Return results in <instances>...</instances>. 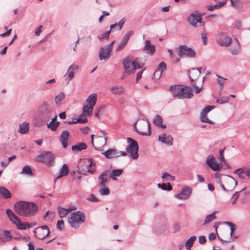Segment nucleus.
Segmentation results:
<instances>
[{"instance_id": "nucleus-4", "label": "nucleus", "mask_w": 250, "mask_h": 250, "mask_svg": "<svg viewBox=\"0 0 250 250\" xmlns=\"http://www.w3.org/2000/svg\"><path fill=\"white\" fill-rule=\"evenodd\" d=\"M85 220V216L81 211H76L70 214L68 222L69 225L75 229H77Z\"/></svg>"}, {"instance_id": "nucleus-18", "label": "nucleus", "mask_w": 250, "mask_h": 250, "mask_svg": "<svg viewBox=\"0 0 250 250\" xmlns=\"http://www.w3.org/2000/svg\"><path fill=\"white\" fill-rule=\"evenodd\" d=\"M206 164L214 171H217L221 168L220 165L217 163L216 160L212 154H210L208 156Z\"/></svg>"}, {"instance_id": "nucleus-36", "label": "nucleus", "mask_w": 250, "mask_h": 250, "mask_svg": "<svg viewBox=\"0 0 250 250\" xmlns=\"http://www.w3.org/2000/svg\"><path fill=\"white\" fill-rule=\"evenodd\" d=\"M87 147L86 145L84 143H80L76 145L72 146V150L75 151H81L86 149Z\"/></svg>"}, {"instance_id": "nucleus-44", "label": "nucleus", "mask_w": 250, "mask_h": 250, "mask_svg": "<svg viewBox=\"0 0 250 250\" xmlns=\"http://www.w3.org/2000/svg\"><path fill=\"white\" fill-rule=\"evenodd\" d=\"M60 124L59 122H51L48 125V128H50L52 130L55 131L56 130Z\"/></svg>"}, {"instance_id": "nucleus-2", "label": "nucleus", "mask_w": 250, "mask_h": 250, "mask_svg": "<svg viewBox=\"0 0 250 250\" xmlns=\"http://www.w3.org/2000/svg\"><path fill=\"white\" fill-rule=\"evenodd\" d=\"M14 208L19 215L24 217L33 216L38 210V207L35 204L23 201L16 203Z\"/></svg>"}, {"instance_id": "nucleus-47", "label": "nucleus", "mask_w": 250, "mask_h": 250, "mask_svg": "<svg viewBox=\"0 0 250 250\" xmlns=\"http://www.w3.org/2000/svg\"><path fill=\"white\" fill-rule=\"evenodd\" d=\"M229 99L228 97H222L220 99L217 100V102L220 104L229 103Z\"/></svg>"}, {"instance_id": "nucleus-50", "label": "nucleus", "mask_w": 250, "mask_h": 250, "mask_svg": "<svg viewBox=\"0 0 250 250\" xmlns=\"http://www.w3.org/2000/svg\"><path fill=\"white\" fill-rule=\"evenodd\" d=\"M245 170L240 168L235 170V173L239 176V177L241 178H243L244 177L245 175Z\"/></svg>"}, {"instance_id": "nucleus-56", "label": "nucleus", "mask_w": 250, "mask_h": 250, "mask_svg": "<svg viewBox=\"0 0 250 250\" xmlns=\"http://www.w3.org/2000/svg\"><path fill=\"white\" fill-rule=\"evenodd\" d=\"M57 227L60 229H62L64 227L63 221L62 220L58 221L57 223Z\"/></svg>"}, {"instance_id": "nucleus-52", "label": "nucleus", "mask_w": 250, "mask_h": 250, "mask_svg": "<svg viewBox=\"0 0 250 250\" xmlns=\"http://www.w3.org/2000/svg\"><path fill=\"white\" fill-rule=\"evenodd\" d=\"M161 188L163 190H167L170 191L172 189V186L169 183H167V187L166 184L164 183V184H162Z\"/></svg>"}, {"instance_id": "nucleus-33", "label": "nucleus", "mask_w": 250, "mask_h": 250, "mask_svg": "<svg viewBox=\"0 0 250 250\" xmlns=\"http://www.w3.org/2000/svg\"><path fill=\"white\" fill-rule=\"evenodd\" d=\"M163 119L162 118L159 116L157 115L153 119V123L157 126L162 127V128H166V125H165L162 124Z\"/></svg>"}, {"instance_id": "nucleus-28", "label": "nucleus", "mask_w": 250, "mask_h": 250, "mask_svg": "<svg viewBox=\"0 0 250 250\" xmlns=\"http://www.w3.org/2000/svg\"><path fill=\"white\" fill-rule=\"evenodd\" d=\"M146 44L144 47V51L146 53L152 55L155 52V46L152 45L149 40L146 41Z\"/></svg>"}, {"instance_id": "nucleus-11", "label": "nucleus", "mask_w": 250, "mask_h": 250, "mask_svg": "<svg viewBox=\"0 0 250 250\" xmlns=\"http://www.w3.org/2000/svg\"><path fill=\"white\" fill-rule=\"evenodd\" d=\"M127 142L129 145L127 148V152H129L132 159H136L138 158L139 146L137 141L131 138H127Z\"/></svg>"}, {"instance_id": "nucleus-3", "label": "nucleus", "mask_w": 250, "mask_h": 250, "mask_svg": "<svg viewBox=\"0 0 250 250\" xmlns=\"http://www.w3.org/2000/svg\"><path fill=\"white\" fill-rule=\"evenodd\" d=\"M170 90L174 97L179 98H191L193 96L192 89L190 87L182 85L172 86Z\"/></svg>"}, {"instance_id": "nucleus-6", "label": "nucleus", "mask_w": 250, "mask_h": 250, "mask_svg": "<svg viewBox=\"0 0 250 250\" xmlns=\"http://www.w3.org/2000/svg\"><path fill=\"white\" fill-rule=\"evenodd\" d=\"M237 184V181L232 177L225 175L221 182V186L224 190L232 191L234 189Z\"/></svg>"}, {"instance_id": "nucleus-30", "label": "nucleus", "mask_w": 250, "mask_h": 250, "mask_svg": "<svg viewBox=\"0 0 250 250\" xmlns=\"http://www.w3.org/2000/svg\"><path fill=\"white\" fill-rule=\"evenodd\" d=\"M125 20L124 18L122 20H121L118 23H115V24H111L110 26V31L111 30H120L122 28L123 26L124 25L125 22Z\"/></svg>"}, {"instance_id": "nucleus-35", "label": "nucleus", "mask_w": 250, "mask_h": 250, "mask_svg": "<svg viewBox=\"0 0 250 250\" xmlns=\"http://www.w3.org/2000/svg\"><path fill=\"white\" fill-rule=\"evenodd\" d=\"M196 237L195 236H193L188 239L185 243V246L188 250H190L191 248L192 247L194 242L196 241Z\"/></svg>"}, {"instance_id": "nucleus-29", "label": "nucleus", "mask_w": 250, "mask_h": 250, "mask_svg": "<svg viewBox=\"0 0 250 250\" xmlns=\"http://www.w3.org/2000/svg\"><path fill=\"white\" fill-rule=\"evenodd\" d=\"M190 193V189L186 188L183 189L180 193L177 194L176 197L180 199H186L189 197Z\"/></svg>"}, {"instance_id": "nucleus-53", "label": "nucleus", "mask_w": 250, "mask_h": 250, "mask_svg": "<svg viewBox=\"0 0 250 250\" xmlns=\"http://www.w3.org/2000/svg\"><path fill=\"white\" fill-rule=\"evenodd\" d=\"M162 73V72L160 71V70L156 69L153 73L154 78L155 80L159 79L161 77Z\"/></svg>"}, {"instance_id": "nucleus-34", "label": "nucleus", "mask_w": 250, "mask_h": 250, "mask_svg": "<svg viewBox=\"0 0 250 250\" xmlns=\"http://www.w3.org/2000/svg\"><path fill=\"white\" fill-rule=\"evenodd\" d=\"M76 208H68L64 209L63 208H58V213L61 218H63L65 217L68 213L70 212L72 210H75Z\"/></svg>"}, {"instance_id": "nucleus-43", "label": "nucleus", "mask_w": 250, "mask_h": 250, "mask_svg": "<svg viewBox=\"0 0 250 250\" xmlns=\"http://www.w3.org/2000/svg\"><path fill=\"white\" fill-rule=\"evenodd\" d=\"M22 174H25L26 175L32 176V172L31 167L29 166H26L23 167L22 172H21Z\"/></svg>"}, {"instance_id": "nucleus-39", "label": "nucleus", "mask_w": 250, "mask_h": 250, "mask_svg": "<svg viewBox=\"0 0 250 250\" xmlns=\"http://www.w3.org/2000/svg\"><path fill=\"white\" fill-rule=\"evenodd\" d=\"M0 194L5 198H10L11 197V194L6 188L0 187Z\"/></svg>"}, {"instance_id": "nucleus-10", "label": "nucleus", "mask_w": 250, "mask_h": 250, "mask_svg": "<svg viewBox=\"0 0 250 250\" xmlns=\"http://www.w3.org/2000/svg\"><path fill=\"white\" fill-rule=\"evenodd\" d=\"M36 160L38 162L44 163L48 166H51L54 161V156L50 151H42L38 156Z\"/></svg>"}, {"instance_id": "nucleus-15", "label": "nucleus", "mask_w": 250, "mask_h": 250, "mask_svg": "<svg viewBox=\"0 0 250 250\" xmlns=\"http://www.w3.org/2000/svg\"><path fill=\"white\" fill-rule=\"evenodd\" d=\"M95 170L94 165L93 163L91 162L89 164H84L79 165L77 172L83 175H85L86 172L93 173Z\"/></svg>"}, {"instance_id": "nucleus-16", "label": "nucleus", "mask_w": 250, "mask_h": 250, "mask_svg": "<svg viewBox=\"0 0 250 250\" xmlns=\"http://www.w3.org/2000/svg\"><path fill=\"white\" fill-rule=\"evenodd\" d=\"M188 21L190 24L196 27L197 23L201 24L202 22V15L198 12L195 11L190 14L188 19Z\"/></svg>"}, {"instance_id": "nucleus-27", "label": "nucleus", "mask_w": 250, "mask_h": 250, "mask_svg": "<svg viewBox=\"0 0 250 250\" xmlns=\"http://www.w3.org/2000/svg\"><path fill=\"white\" fill-rule=\"evenodd\" d=\"M159 140L163 143L168 145L172 144V138L170 135H167L166 134H163L159 136Z\"/></svg>"}, {"instance_id": "nucleus-40", "label": "nucleus", "mask_w": 250, "mask_h": 250, "mask_svg": "<svg viewBox=\"0 0 250 250\" xmlns=\"http://www.w3.org/2000/svg\"><path fill=\"white\" fill-rule=\"evenodd\" d=\"M123 170L122 169L113 170L110 174V178L114 180H116L117 179L115 177L120 176L123 173Z\"/></svg>"}, {"instance_id": "nucleus-51", "label": "nucleus", "mask_w": 250, "mask_h": 250, "mask_svg": "<svg viewBox=\"0 0 250 250\" xmlns=\"http://www.w3.org/2000/svg\"><path fill=\"white\" fill-rule=\"evenodd\" d=\"M110 32H111L110 30H109L108 31L105 32L102 35L101 37H98V38L100 40L104 39H108L109 37Z\"/></svg>"}, {"instance_id": "nucleus-17", "label": "nucleus", "mask_w": 250, "mask_h": 250, "mask_svg": "<svg viewBox=\"0 0 250 250\" xmlns=\"http://www.w3.org/2000/svg\"><path fill=\"white\" fill-rule=\"evenodd\" d=\"M103 154L107 158L111 159L120 156L121 155L126 156L127 154V152L125 151H119L116 149H110L103 153Z\"/></svg>"}, {"instance_id": "nucleus-61", "label": "nucleus", "mask_w": 250, "mask_h": 250, "mask_svg": "<svg viewBox=\"0 0 250 250\" xmlns=\"http://www.w3.org/2000/svg\"><path fill=\"white\" fill-rule=\"evenodd\" d=\"M170 174L168 173L165 172L163 174L162 178L164 181H167L169 180Z\"/></svg>"}, {"instance_id": "nucleus-42", "label": "nucleus", "mask_w": 250, "mask_h": 250, "mask_svg": "<svg viewBox=\"0 0 250 250\" xmlns=\"http://www.w3.org/2000/svg\"><path fill=\"white\" fill-rule=\"evenodd\" d=\"M216 213L217 212H214L212 213L207 215L204 221V224L209 223L212 220L215 219L216 218V216L215 215Z\"/></svg>"}, {"instance_id": "nucleus-55", "label": "nucleus", "mask_w": 250, "mask_h": 250, "mask_svg": "<svg viewBox=\"0 0 250 250\" xmlns=\"http://www.w3.org/2000/svg\"><path fill=\"white\" fill-rule=\"evenodd\" d=\"M166 68V63L163 62H162L159 64V66L157 69L158 70H160V71L162 72L163 71L164 69H165Z\"/></svg>"}, {"instance_id": "nucleus-38", "label": "nucleus", "mask_w": 250, "mask_h": 250, "mask_svg": "<svg viewBox=\"0 0 250 250\" xmlns=\"http://www.w3.org/2000/svg\"><path fill=\"white\" fill-rule=\"evenodd\" d=\"M113 93L116 95H121L124 92V87L122 86H115L111 88Z\"/></svg>"}, {"instance_id": "nucleus-5", "label": "nucleus", "mask_w": 250, "mask_h": 250, "mask_svg": "<svg viewBox=\"0 0 250 250\" xmlns=\"http://www.w3.org/2000/svg\"><path fill=\"white\" fill-rule=\"evenodd\" d=\"M136 132L142 135H150L151 134L150 124L147 120H140L134 124Z\"/></svg>"}, {"instance_id": "nucleus-21", "label": "nucleus", "mask_w": 250, "mask_h": 250, "mask_svg": "<svg viewBox=\"0 0 250 250\" xmlns=\"http://www.w3.org/2000/svg\"><path fill=\"white\" fill-rule=\"evenodd\" d=\"M233 41L230 37L225 33H222L220 35L217 42L219 44L222 46H228Z\"/></svg>"}, {"instance_id": "nucleus-41", "label": "nucleus", "mask_w": 250, "mask_h": 250, "mask_svg": "<svg viewBox=\"0 0 250 250\" xmlns=\"http://www.w3.org/2000/svg\"><path fill=\"white\" fill-rule=\"evenodd\" d=\"M65 95L63 93H61L56 96L55 98V101L57 105H59L61 104L62 102L64 99Z\"/></svg>"}, {"instance_id": "nucleus-14", "label": "nucleus", "mask_w": 250, "mask_h": 250, "mask_svg": "<svg viewBox=\"0 0 250 250\" xmlns=\"http://www.w3.org/2000/svg\"><path fill=\"white\" fill-rule=\"evenodd\" d=\"M178 54L180 57H181L183 55L192 57L195 56V52L190 47H188L185 45H183L179 46Z\"/></svg>"}, {"instance_id": "nucleus-32", "label": "nucleus", "mask_w": 250, "mask_h": 250, "mask_svg": "<svg viewBox=\"0 0 250 250\" xmlns=\"http://www.w3.org/2000/svg\"><path fill=\"white\" fill-rule=\"evenodd\" d=\"M69 173V169L67 166L66 164H64L61 169L60 173L56 178V180L58 179H59L62 177L66 176L68 175Z\"/></svg>"}, {"instance_id": "nucleus-63", "label": "nucleus", "mask_w": 250, "mask_h": 250, "mask_svg": "<svg viewBox=\"0 0 250 250\" xmlns=\"http://www.w3.org/2000/svg\"><path fill=\"white\" fill-rule=\"evenodd\" d=\"M42 25H40L38 28V29L35 31V35L36 36H39L40 35V33L42 31Z\"/></svg>"}, {"instance_id": "nucleus-24", "label": "nucleus", "mask_w": 250, "mask_h": 250, "mask_svg": "<svg viewBox=\"0 0 250 250\" xmlns=\"http://www.w3.org/2000/svg\"><path fill=\"white\" fill-rule=\"evenodd\" d=\"M79 69V66L77 65L73 64L70 65L68 70L66 74L64 75V77L67 76L69 78L67 83H69L74 76V72L76 71Z\"/></svg>"}, {"instance_id": "nucleus-26", "label": "nucleus", "mask_w": 250, "mask_h": 250, "mask_svg": "<svg viewBox=\"0 0 250 250\" xmlns=\"http://www.w3.org/2000/svg\"><path fill=\"white\" fill-rule=\"evenodd\" d=\"M107 176V171H105L99 176L98 179L100 181V182L99 184V186L100 187L104 188L106 186V185L108 181Z\"/></svg>"}, {"instance_id": "nucleus-8", "label": "nucleus", "mask_w": 250, "mask_h": 250, "mask_svg": "<svg viewBox=\"0 0 250 250\" xmlns=\"http://www.w3.org/2000/svg\"><path fill=\"white\" fill-rule=\"evenodd\" d=\"M6 212L10 220L16 225L18 229H25L31 227V225L28 223H21L19 218L15 215L11 209H7Z\"/></svg>"}, {"instance_id": "nucleus-1", "label": "nucleus", "mask_w": 250, "mask_h": 250, "mask_svg": "<svg viewBox=\"0 0 250 250\" xmlns=\"http://www.w3.org/2000/svg\"><path fill=\"white\" fill-rule=\"evenodd\" d=\"M97 99V95L96 93L90 94L84 102L83 108V114L80 115L76 120L77 123L82 124L87 122L86 116L92 115L93 107L95 105Z\"/></svg>"}, {"instance_id": "nucleus-12", "label": "nucleus", "mask_w": 250, "mask_h": 250, "mask_svg": "<svg viewBox=\"0 0 250 250\" xmlns=\"http://www.w3.org/2000/svg\"><path fill=\"white\" fill-rule=\"evenodd\" d=\"M115 42L113 41L109 45L102 47L100 50L99 58L100 60H107L110 56V52L112 50L113 45Z\"/></svg>"}, {"instance_id": "nucleus-49", "label": "nucleus", "mask_w": 250, "mask_h": 250, "mask_svg": "<svg viewBox=\"0 0 250 250\" xmlns=\"http://www.w3.org/2000/svg\"><path fill=\"white\" fill-rule=\"evenodd\" d=\"M3 236L5 241H9L11 240L12 238V236L10 232L9 231L5 230L3 232Z\"/></svg>"}, {"instance_id": "nucleus-9", "label": "nucleus", "mask_w": 250, "mask_h": 250, "mask_svg": "<svg viewBox=\"0 0 250 250\" xmlns=\"http://www.w3.org/2000/svg\"><path fill=\"white\" fill-rule=\"evenodd\" d=\"M103 136H98L95 137V140L93 139L94 135L91 136V142L95 149L101 150L102 148L106 145L107 142V137L106 133L102 131Z\"/></svg>"}, {"instance_id": "nucleus-22", "label": "nucleus", "mask_w": 250, "mask_h": 250, "mask_svg": "<svg viewBox=\"0 0 250 250\" xmlns=\"http://www.w3.org/2000/svg\"><path fill=\"white\" fill-rule=\"evenodd\" d=\"M230 47L229 50L233 55L238 54L240 50V45L238 40L235 38L229 44Z\"/></svg>"}, {"instance_id": "nucleus-58", "label": "nucleus", "mask_w": 250, "mask_h": 250, "mask_svg": "<svg viewBox=\"0 0 250 250\" xmlns=\"http://www.w3.org/2000/svg\"><path fill=\"white\" fill-rule=\"evenodd\" d=\"M202 39L203 43L206 45L207 42V34L206 33H202L201 34Z\"/></svg>"}, {"instance_id": "nucleus-57", "label": "nucleus", "mask_w": 250, "mask_h": 250, "mask_svg": "<svg viewBox=\"0 0 250 250\" xmlns=\"http://www.w3.org/2000/svg\"><path fill=\"white\" fill-rule=\"evenodd\" d=\"M213 108V106L207 105L206 106L204 109L201 112H205V114H207Z\"/></svg>"}, {"instance_id": "nucleus-62", "label": "nucleus", "mask_w": 250, "mask_h": 250, "mask_svg": "<svg viewBox=\"0 0 250 250\" xmlns=\"http://www.w3.org/2000/svg\"><path fill=\"white\" fill-rule=\"evenodd\" d=\"M223 152H224L223 149L220 150L219 160H220L221 162H224L225 161Z\"/></svg>"}, {"instance_id": "nucleus-46", "label": "nucleus", "mask_w": 250, "mask_h": 250, "mask_svg": "<svg viewBox=\"0 0 250 250\" xmlns=\"http://www.w3.org/2000/svg\"><path fill=\"white\" fill-rule=\"evenodd\" d=\"M231 6L235 8L241 7V3L239 0H230Z\"/></svg>"}, {"instance_id": "nucleus-54", "label": "nucleus", "mask_w": 250, "mask_h": 250, "mask_svg": "<svg viewBox=\"0 0 250 250\" xmlns=\"http://www.w3.org/2000/svg\"><path fill=\"white\" fill-rule=\"evenodd\" d=\"M239 197V192H236L232 197V204H234L238 197Z\"/></svg>"}, {"instance_id": "nucleus-59", "label": "nucleus", "mask_w": 250, "mask_h": 250, "mask_svg": "<svg viewBox=\"0 0 250 250\" xmlns=\"http://www.w3.org/2000/svg\"><path fill=\"white\" fill-rule=\"evenodd\" d=\"M88 199L92 202H97L98 200L93 194H91Z\"/></svg>"}, {"instance_id": "nucleus-7", "label": "nucleus", "mask_w": 250, "mask_h": 250, "mask_svg": "<svg viewBox=\"0 0 250 250\" xmlns=\"http://www.w3.org/2000/svg\"><path fill=\"white\" fill-rule=\"evenodd\" d=\"M123 64L125 69L130 73H133L135 70L140 68L143 66V64L140 62L138 58L134 61H131L129 58H126L124 60Z\"/></svg>"}, {"instance_id": "nucleus-45", "label": "nucleus", "mask_w": 250, "mask_h": 250, "mask_svg": "<svg viewBox=\"0 0 250 250\" xmlns=\"http://www.w3.org/2000/svg\"><path fill=\"white\" fill-rule=\"evenodd\" d=\"M200 118L201 121L202 122L208 123L210 124L212 123V122L206 116V114H205V112H201Z\"/></svg>"}, {"instance_id": "nucleus-19", "label": "nucleus", "mask_w": 250, "mask_h": 250, "mask_svg": "<svg viewBox=\"0 0 250 250\" xmlns=\"http://www.w3.org/2000/svg\"><path fill=\"white\" fill-rule=\"evenodd\" d=\"M38 112L43 117H49L52 112V108L49 104L44 102L40 106Z\"/></svg>"}, {"instance_id": "nucleus-20", "label": "nucleus", "mask_w": 250, "mask_h": 250, "mask_svg": "<svg viewBox=\"0 0 250 250\" xmlns=\"http://www.w3.org/2000/svg\"><path fill=\"white\" fill-rule=\"evenodd\" d=\"M133 34V31L130 30L125 35L122 41L120 42V43L118 44V46L117 47L116 49V51H120L125 48V45L127 44L130 36H132Z\"/></svg>"}, {"instance_id": "nucleus-60", "label": "nucleus", "mask_w": 250, "mask_h": 250, "mask_svg": "<svg viewBox=\"0 0 250 250\" xmlns=\"http://www.w3.org/2000/svg\"><path fill=\"white\" fill-rule=\"evenodd\" d=\"M226 3V0H224L222 2H219L218 4H215L214 7L217 8H220L225 5Z\"/></svg>"}, {"instance_id": "nucleus-25", "label": "nucleus", "mask_w": 250, "mask_h": 250, "mask_svg": "<svg viewBox=\"0 0 250 250\" xmlns=\"http://www.w3.org/2000/svg\"><path fill=\"white\" fill-rule=\"evenodd\" d=\"M201 67L195 69L193 68L189 71V78L191 82L196 80L201 74Z\"/></svg>"}, {"instance_id": "nucleus-64", "label": "nucleus", "mask_w": 250, "mask_h": 250, "mask_svg": "<svg viewBox=\"0 0 250 250\" xmlns=\"http://www.w3.org/2000/svg\"><path fill=\"white\" fill-rule=\"evenodd\" d=\"M199 241L200 244H203L206 242V238L204 236H201L199 237Z\"/></svg>"}, {"instance_id": "nucleus-37", "label": "nucleus", "mask_w": 250, "mask_h": 250, "mask_svg": "<svg viewBox=\"0 0 250 250\" xmlns=\"http://www.w3.org/2000/svg\"><path fill=\"white\" fill-rule=\"evenodd\" d=\"M29 130V125L26 122H24L20 125L19 132L21 134H25Z\"/></svg>"}, {"instance_id": "nucleus-23", "label": "nucleus", "mask_w": 250, "mask_h": 250, "mask_svg": "<svg viewBox=\"0 0 250 250\" xmlns=\"http://www.w3.org/2000/svg\"><path fill=\"white\" fill-rule=\"evenodd\" d=\"M69 136V133L67 130L63 131L61 134L60 140L63 148L67 146Z\"/></svg>"}, {"instance_id": "nucleus-31", "label": "nucleus", "mask_w": 250, "mask_h": 250, "mask_svg": "<svg viewBox=\"0 0 250 250\" xmlns=\"http://www.w3.org/2000/svg\"><path fill=\"white\" fill-rule=\"evenodd\" d=\"M227 223L228 224H229V226H230V231L229 232V231H228V232H227L228 234H229L230 236L228 239H225V240L221 239V241H225L226 242H231L234 240V239L232 238L231 235H232V233H233V232L235 230L236 228L235 227V226L232 223H231L230 222H227Z\"/></svg>"}, {"instance_id": "nucleus-13", "label": "nucleus", "mask_w": 250, "mask_h": 250, "mask_svg": "<svg viewBox=\"0 0 250 250\" xmlns=\"http://www.w3.org/2000/svg\"><path fill=\"white\" fill-rule=\"evenodd\" d=\"M33 232L36 238L43 239L49 235L50 230L49 228L45 225L38 227L34 229Z\"/></svg>"}, {"instance_id": "nucleus-48", "label": "nucleus", "mask_w": 250, "mask_h": 250, "mask_svg": "<svg viewBox=\"0 0 250 250\" xmlns=\"http://www.w3.org/2000/svg\"><path fill=\"white\" fill-rule=\"evenodd\" d=\"M99 192L101 195H107L109 194L110 190L108 188L105 187L104 188L101 187Z\"/></svg>"}]
</instances>
